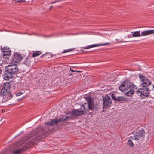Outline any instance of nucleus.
Here are the masks:
<instances>
[{
	"label": "nucleus",
	"mask_w": 154,
	"mask_h": 154,
	"mask_svg": "<svg viewBox=\"0 0 154 154\" xmlns=\"http://www.w3.org/2000/svg\"><path fill=\"white\" fill-rule=\"evenodd\" d=\"M127 145L131 147H133L134 145L131 139H129L127 143Z\"/></svg>",
	"instance_id": "nucleus-21"
},
{
	"label": "nucleus",
	"mask_w": 154,
	"mask_h": 154,
	"mask_svg": "<svg viewBox=\"0 0 154 154\" xmlns=\"http://www.w3.org/2000/svg\"><path fill=\"white\" fill-rule=\"evenodd\" d=\"M2 70L0 69V75L2 73Z\"/></svg>",
	"instance_id": "nucleus-29"
},
{
	"label": "nucleus",
	"mask_w": 154,
	"mask_h": 154,
	"mask_svg": "<svg viewBox=\"0 0 154 154\" xmlns=\"http://www.w3.org/2000/svg\"><path fill=\"white\" fill-rule=\"evenodd\" d=\"M5 69L2 76L4 79L6 80L12 78L14 75H17L19 72V69L16 64L8 65L6 66Z\"/></svg>",
	"instance_id": "nucleus-1"
},
{
	"label": "nucleus",
	"mask_w": 154,
	"mask_h": 154,
	"mask_svg": "<svg viewBox=\"0 0 154 154\" xmlns=\"http://www.w3.org/2000/svg\"><path fill=\"white\" fill-rule=\"evenodd\" d=\"M1 50L2 52H6V51L7 52H9V53L6 54L5 53L2 54L3 58L5 59H9L8 57L11 56V51L10 48L7 47H4L2 48H1Z\"/></svg>",
	"instance_id": "nucleus-12"
},
{
	"label": "nucleus",
	"mask_w": 154,
	"mask_h": 154,
	"mask_svg": "<svg viewBox=\"0 0 154 154\" xmlns=\"http://www.w3.org/2000/svg\"><path fill=\"white\" fill-rule=\"evenodd\" d=\"M70 119H72V118L71 117L66 116L65 118L60 119V121H63L67 119L69 120Z\"/></svg>",
	"instance_id": "nucleus-22"
},
{
	"label": "nucleus",
	"mask_w": 154,
	"mask_h": 154,
	"mask_svg": "<svg viewBox=\"0 0 154 154\" xmlns=\"http://www.w3.org/2000/svg\"><path fill=\"white\" fill-rule=\"evenodd\" d=\"M70 70L72 72H76V71L73 70V69H72L71 68H70Z\"/></svg>",
	"instance_id": "nucleus-28"
},
{
	"label": "nucleus",
	"mask_w": 154,
	"mask_h": 154,
	"mask_svg": "<svg viewBox=\"0 0 154 154\" xmlns=\"http://www.w3.org/2000/svg\"><path fill=\"white\" fill-rule=\"evenodd\" d=\"M130 88L136 89V88L135 85L128 80H125L119 87V89L123 93H125Z\"/></svg>",
	"instance_id": "nucleus-4"
},
{
	"label": "nucleus",
	"mask_w": 154,
	"mask_h": 154,
	"mask_svg": "<svg viewBox=\"0 0 154 154\" xmlns=\"http://www.w3.org/2000/svg\"><path fill=\"white\" fill-rule=\"evenodd\" d=\"M68 52L67 50H64L62 52V53H65Z\"/></svg>",
	"instance_id": "nucleus-27"
},
{
	"label": "nucleus",
	"mask_w": 154,
	"mask_h": 154,
	"mask_svg": "<svg viewBox=\"0 0 154 154\" xmlns=\"http://www.w3.org/2000/svg\"><path fill=\"white\" fill-rule=\"evenodd\" d=\"M60 121V120L59 119L57 120V119H51V121H48L45 123V126L47 127L52 126L54 125H57L58 123Z\"/></svg>",
	"instance_id": "nucleus-13"
},
{
	"label": "nucleus",
	"mask_w": 154,
	"mask_h": 154,
	"mask_svg": "<svg viewBox=\"0 0 154 154\" xmlns=\"http://www.w3.org/2000/svg\"><path fill=\"white\" fill-rule=\"evenodd\" d=\"M76 72H82V71H77V70H76Z\"/></svg>",
	"instance_id": "nucleus-32"
},
{
	"label": "nucleus",
	"mask_w": 154,
	"mask_h": 154,
	"mask_svg": "<svg viewBox=\"0 0 154 154\" xmlns=\"http://www.w3.org/2000/svg\"><path fill=\"white\" fill-rule=\"evenodd\" d=\"M28 147L26 146L23 147L21 148L20 149L16 150L14 151V154H20L22 151H24L28 149Z\"/></svg>",
	"instance_id": "nucleus-17"
},
{
	"label": "nucleus",
	"mask_w": 154,
	"mask_h": 154,
	"mask_svg": "<svg viewBox=\"0 0 154 154\" xmlns=\"http://www.w3.org/2000/svg\"><path fill=\"white\" fill-rule=\"evenodd\" d=\"M1 154H3V153H1Z\"/></svg>",
	"instance_id": "nucleus-35"
},
{
	"label": "nucleus",
	"mask_w": 154,
	"mask_h": 154,
	"mask_svg": "<svg viewBox=\"0 0 154 154\" xmlns=\"http://www.w3.org/2000/svg\"><path fill=\"white\" fill-rule=\"evenodd\" d=\"M75 48H72L71 49H69L67 50L68 52L72 51L73 50H74Z\"/></svg>",
	"instance_id": "nucleus-26"
},
{
	"label": "nucleus",
	"mask_w": 154,
	"mask_h": 154,
	"mask_svg": "<svg viewBox=\"0 0 154 154\" xmlns=\"http://www.w3.org/2000/svg\"><path fill=\"white\" fill-rule=\"evenodd\" d=\"M42 53L41 51H33L32 54V57H34L36 56H38Z\"/></svg>",
	"instance_id": "nucleus-19"
},
{
	"label": "nucleus",
	"mask_w": 154,
	"mask_h": 154,
	"mask_svg": "<svg viewBox=\"0 0 154 154\" xmlns=\"http://www.w3.org/2000/svg\"><path fill=\"white\" fill-rule=\"evenodd\" d=\"M145 132L143 129L137 130L136 133L133 135L132 139L135 140L141 139L145 135Z\"/></svg>",
	"instance_id": "nucleus-8"
},
{
	"label": "nucleus",
	"mask_w": 154,
	"mask_h": 154,
	"mask_svg": "<svg viewBox=\"0 0 154 154\" xmlns=\"http://www.w3.org/2000/svg\"><path fill=\"white\" fill-rule=\"evenodd\" d=\"M140 79L141 80V83L143 87H148L151 84V81L147 79L145 76L142 75L139 76Z\"/></svg>",
	"instance_id": "nucleus-9"
},
{
	"label": "nucleus",
	"mask_w": 154,
	"mask_h": 154,
	"mask_svg": "<svg viewBox=\"0 0 154 154\" xmlns=\"http://www.w3.org/2000/svg\"><path fill=\"white\" fill-rule=\"evenodd\" d=\"M56 2H57V1L52 2H51V3L54 4V3H56Z\"/></svg>",
	"instance_id": "nucleus-30"
},
{
	"label": "nucleus",
	"mask_w": 154,
	"mask_h": 154,
	"mask_svg": "<svg viewBox=\"0 0 154 154\" xmlns=\"http://www.w3.org/2000/svg\"><path fill=\"white\" fill-rule=\"evenodd\" d=\"M11 88V86L9 82H7L4 83L3 87L1 91L0 94L1 95L3 96L4 101L10 100L13 97L10 91Z\"/></svg>",
	"instance_id": "nucleus-2"
},
{
	"label": "nucleus",
	"mask_w": 154,
	"mask_h": 154,
	"mask_svg": "<svg viewBox=\"0 0 154 154\" xmlns=\"http://www.w3.org/2000/svg\"><path fill=\"white\" fill-rule=\"evenodd\" d=\"M136 93L143 99L147 98L149 95V91L148 87H143L139 88L136 91Z\"/></svg>",
	"instance_id": "nucleus-5"
},
{
	"label": "nucleus",
	"mask_w": 154,
	"mask_h": 154,
	"mask_svg": "<svg viewBox=\"0 0 154 154\" xmlns=\"http://www.w3.org/2000/svg\"><path fill=\"white\" fill-rule=\"evenodd\" d=\"M22 94V93L21 92H19L17 93L16 94V96H18L21 95Z\"/></svg>",
	"instance_id": "nucleus-25"
},
{
	"label": "nucleus",
	"mask_w": 154,
	"mask_h": 154,
	"mask_svg": "<svg viewBox=\"0 0 154 154\" xmlns=\"http://www.w3.org/2000/svg\"><path fill=\"white\" fill-rule=\"evenodd\" d=\"M153 33H154V30H149L142 32L141 35L145 36Z\"/></svg>",
	"instance_id": "nucleus-16"
},
{
	"label": "nucleus",
	"mask_w": 154,
	"mask_h": 154,
	"mask_svg": "<svg viewBox=\"0 0 154 154\" xmlns=\"http://www.w3.org/2000/svg\"><path fill=\"white\" fill-rule=\"evenodd\" d=\"M26 1L25 0H17V2H16V3H17L18 2H26Z\"/></svg>",
	"instance_id": "nucleus-23"
},
{
	"label": "nucleus",
	"mask_w": 154,
	"mask_h": 154,
	"mask_svg": "<svg viewBox=\"0 0 154 154\" xmlns=\"http://www.w3.org/2000/svg\"><path fill=\"white\" fill-rule=\"evenodd\" d=\"M52 57V55H51V57Z\"/></svg>",
	"instance_id": "nucleus-34"
},
{
	"label": "nucleus",
	"mask_w": 154,
	"mask_h": 154,
	"mask_svg": "<svg viewBox=\"0 0 154 154\" xmlns=\"http://www.w3.org/2000/svg\"><path fill=\"white\" fill-rule=\"evenodd\" d=\"M23 58L19 54L17 53H15L12 58V63H19Z\"/></svg>",
	"instance_id": "nucleus-11"
},
{
	"label": "nucleus",
	"mask_w": 154,
	"mask_h": 154,
	"mask_svg": "<svg viewBox=\"0 0 154 154\" xmlns=\"http://www.w3.org/2000/svg\"><path fill=\"white\" fill-rule=\"evenodd\" d=\"M85 100L88 103V109H86L88 112L89 110H93L95 108V105L93 101L92 100V98L91 97L88 96L85 98Z\"/></svg>",
	"instance_id": "nucleus-10"
},
{
	"label": "nucleus",
	"mask_w": 154,
	"mask_h": 154,
	"mask_svg": "<svg viewBox=\"0 0 154 154\" xmlns=\"http://www.w3.org/2000/svg\"><path fill=\"white\" fill-rule=\"evenodd\" d=\"M130 90L129 91L125 92V95L127 96L131 97L134 94V91L133 90L134 89L130 88Z\"/></svg>",
	"instance_id": "nucleus-18"
},
{
	"label": "nucleus",
	"mask_w": 154,
	"mask_h": 154,
	"mask_svg": "<svg viewBox=\"0 0 154 154\" xmlns=\"http://www.w3.org/2000/svg\"><path fill=\"white\" fill-rule=\"evenodd\" d=\"M88 112L86 109L84 104L81 105V108L79 109H77L72 111V114L75 116H78L83 114H86Z\"/></svg>",
	"instance_id": "nucleus-6"
},
{
	"label": "nucleus",
	"mask_w": 154,
	"mask_h": 154,
	"mask_svg": "<svg viewBox=\"0 0 154 154\" xmlns=\"http://www.w3.org/2000/svg\"><path fill=\"white\" fill-rule=\"evenodd\" d=\"M103 109L111 106L112 101L109 96L106 94L104 97H103Z\"/></svg>",
	"instance_id": "nucleus-7"
},
{
	"label": "nucleus",
	"mask_w": 154,
	"mask_h": 154,
	"mask_svg": "<svg viewBox=\"0 0 154 154\" xmlns=\"http://www.w3.org/2000/svg\"><path fill=\"white\" fill-rule=\"evenodd\" d=\"M109 44V43H104V44H97L91 45H88V46L82 47L81 48V51H83V50H82V49H88L91 48H93V47H95L99 46L106 45H108Z\"/></svg>",
	"instance_id": "nucleus-14"
},
{
	"label": "nucleus",
	"mask_w": 154,
	"mask_h": 154,
	"mask_svg": "<svg viewBox=\"0 0 154 154\" xmlns=\"http://www.w3.org/2000/svg\"><path fill=\"white\" fill-rule=\"evenodd\" d=\"M38 135L36 131L33 130L32 131L30 134L27 136L26 135L23 137V139L25 140H28V145H33L36 144V143L40 141L39 138L41 137L40 136L38 137Z\"/></svg>",
	"instance_id": "nucleus-3"
},
{
	"label": "nucleus",
	"mask_w": 154,
	"mask_h": 154,
	"mask_svg": "<svg viewBox=\"0 0 154 154\" xmlns=\"http://www.w3.org/2000/svg\"><path fill=\"white\" fill-rule=\"evenodd\" d=\"M8 53H9V52H7L6 51V52H2V54L5 53L6 54H8Z\"/></svg>",
	"instance_id": "nucleus-31"
},
{
	"label": "nucleus",
	"mask_w": 154,
	"mask_h": 154,
	"mask_svg": "<svg viewBox=\"0 0 154 154\" xmlns=\"http://www.w3.org/2000/svg\"><path fill=\"white\" fill-rule=\"evenodd\" d=\"M140 31H136L135 32H132L131 33L132 34L133 37H140L141 35L140 34Z\"/></svg>",
	"instance_id": "nucleus-20"
},
{
	"label": "nucleus",
	"mask_w": 154,
	"mask_h": 154,
	"mask_svg": "<svg viewBox=\"0 0 154 154\" xmlns=\"http://www.w3.org/2000/svg\"><path fill=\"white\" fill-rule=\"evenodd\" d=\"M111 97L113 100L119 102L127 101L126 99L123 96H120L116 97L113 93L112 94Z\"/></svg>",
	"instance_id": "nucleus-15"
},
{
	"label": "nucleus",
	"mask_w": 154,
	"mask_h": 154,
	"mask_svg": "<svg viewBox=\"0 0 154 154\" xmlns=\"http://www.w3.org/2000/svg\"><path fill=\"white\" fill-rule=\"evenodd\" d=\"M52 8V6L50 8Z\"/></svg>",
	"instance_id": "nucleus-33"
},
{
	"label": "nucleus",
	"mask_w": 154,
	"mask_h": 154,
	"mask_svg": "<svg viewBox=\"0 0 154 154\" xmlns=\"http://www.w3.org/2000/svg\"><path fill=\"white\" fill-rule=\"evenodd\" d=\"M48 53H46L45 54H43L41 56V57H44L45 56H47L48 55Z\"/></svg>",
	"instance_id": "nucleus-24"
}]
</instances>
